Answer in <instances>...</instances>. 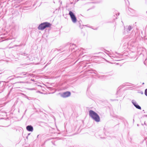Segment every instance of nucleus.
Here are the masks:
<instances>
[{
  "instance_id": "obj_15",
  "label": "nucleus",
  "mask_w": 147,
  "mask_h": 147,
  "mask_svg": "<svg viewBox=\"0 0 147 147\" xmlns=\"http://www.w3.org/2000/svg\"><path fill=\"white\" fill-rule=\"evenodd\" d=\"M30 89V90H34V88H31V89Z\"/></svg>"
},
{
  "instance_id": "obj_31",
  "label": "nucleus",
  "mask_w": 147,
  "mask_h": 147,
  "mask_svg": "<svg viewBox=\"0 0 147 147\" xmlns=\"http://www.w3.org/2000/svg\"><path fill=\"white\" fill-rule=\"evenodd\" d=\"M89 66V65H88V66Z\"/></svg>"
},
{
  "instance_id": "obj_8",
  "label": "nucleus",
  "mask_w": 147,
  "mask_h": 147,
  "mask_svg": "<svg viewBox=\"0 0 147 147\" xmlns=\"http://www.w3.org/2000/svg\"><path fill=\"white\" fill-rule=\"evenodd\" d=\"M26 129L29 131L32 132L33 130V128L31 125H28L26 127Z\"/></svg>"
},
{
  "instance_id": "obj_1",
  "label": "nucleus",
  "mask_w": 147,
  "mask_h": 147,
  "mask_svg": "<svg viewBox=\"0 0 147 147\" xmlns=\"http://www.w3.org/2000/svg\"><path fill=\"white\" fill-rule=\"evenodd\" d=\"M89 115L91 118L96 122H99L100 121L99 115L96 112L93 110H90L89 111Z\"/></svg>"
},
{
  "instance_id": "obj_12",
  "label": "nucleus",
  "mask_w": 147,
  "mask_h": 147,
  "mask_svg": "<svg viewBox=\"0 0 147 147\" xmlns=\"http://www.w3.org/2000/svg\"><path fill=\"white\" fill-rule=\"evenodd\" d=\"M78 22H79V24L80 25H80L81 24V23L82 22V21L81 20H80V21H79Z\"/></svg>"
},
{
  "instance_id": "obj_4",
  "label": "nucleus",
  "mask_w": 147,
  "mask_h": 147,
  "mask_svg": "<svg viewBox=\"0 0 147 147\" xmlns=\"http://www.w3.org/2000/svg\"><path fill=\"white\" fill-rule=\"evenodd\" d=\"M71 94V92H70L67 91L61 94V96L64 98H66L69 96Z\"/></svg>"
},
{
  "instance_id": "obj_13",
  "label": "nucleus",
  "mask_w": 147,
  "mask_h": 147,
  "mask_svg": "<svg viewBox=\"0 0 147 147\" xmlns=\"http://www.w3.org/2000/svg\"><path fill=\"white\" fill-rule=\"evenodd\" d=\"M146 34H144V35H143L142 36H141V37H142V38H143V37H146Z\"/></svg>"
},
{
  "instance_id": "obj_33",
  "label": "nucleus",
  "mask_w": 147,
  "mask_h": 147,
  "mask_svg": "<svg viewBox=\"0 0 147 147\" xmlns=\"http://www.w3.org/2000/svg\"><path fill=\"white\" fill-rule=\"evenodd\" d=\"M79 0H78V1H79Z\"/></svg>"
},
{
  "instance_id": "obj_3",
  "label": "nucleus",
  "mask_w": 147,
  "mask_h": 147,
  "mask_svg": "<svg viewBox=\"0 0 147 147\" xmlns=\"http://www.w3.org/2000/svg\"><path fill=\"white\" fill-rule=\"evenodd\" d=\"M71 20L73 23H75L77 22V19L75 14L71 11H69V13Z\"/></svg>"
},
{
  "instance_id": "obj_25",
  "label": "nucleus",
  "mask_w": 147,
  "mask_h": 147,
  "mask_svg": "<svg viewBox=\"0 0 147 147\" xmlns=\"http://www.w3.org/2000/svg\"><path fill=\"white\" fill-rule=\"evenodd\" d=\"M146 32V30H145V32H144V34H145Z\"/></svg>"
},
{
  "instance_id": "obj_29",
  "label": "nucleus",
  "mask_w": 147,
  "mask_h": 147,
  "mask_svg": "<svg viewBox=\"0 0 147 147\" xmlns=\"http://www.w3.org/2000/svg\"><path fill=\"white\" fill-rule=\"evenodd\" d=\"M142 125H143V124H142Z\"/></svg>"
},
{
  "instance_id": "obj_26",
  "label": "nucleus",
  "mask_w": 147,
  "mask_h": 147,
  "mask_svg": "<svg viewBox=\"0 0 147 147\" xmlns=\"http://www.w3.org/2000/svg\"><path fill=\"white\" fill-rule=\"evenodd\" d=\"M73 45V46H75V45Z\"/></svg>"
},
{
  "instance_id": "obj_7",
  "label": "nucleus",
  "mask_w": 147,
  "mask_h": 147,
  "mask_svg": "<svg viewBox=\"0 0 147 147\" xmlns=\"http://www.w3.org/2000/svg\"><path fill=\"white\" fill-rule=\"evenodd\" d=\"M19 74L20 76H18L17 77V78H23V76L27 75H28V74L29 75H30V76H32V75H33V74H28L27 72H21Z\"/></svg>"
},
{
  "instance_id": "obj_9",
  "label": "nucleus",
  "mask_w": 147,
  "mask_h": 147,
  "mask_svg": "<svg viewBox=\"0 0 147 147\" xmlns=\"http://www.w3.org/2000/svg\"><path fill=\"white\" fill-rule=\"evenodd\" d=\"M98 77L100 79H103L106 77V76L105 75H101L99 76Z\"/></svg>"
},
{
  "instance_id": "obj_18",
  "label": "nucleus",
  "mask_w": 147,
  "mask_h": 147,
  "mask_svg": "<svg viewBox=\"0 0 147 147\" xmlns=\"http://www.w3.org/2000/svg\"><path fill=\"white\" fill-rule=\"evenodd\" d=\"M144 116L147 117V115H144Z\"/></svg>"
},
{
  "instance_id": "obj_28",
  "label": "nucleus",
  "mask_w": 147,
  "mask_h": 147,
  "mask_svg": "<svg viewBox=\"0 0 147 147\" xmlns=\"http://www.w3.org/2000/svg\"><path fill=\"white\" fill-rule=\"evenodd\" d=\"M143 33L142 32V31H141V33L142 34Z\"/></svg>"
},
{
  "instance_id": "obj_14",
  "label": "nucleus",
  "mask_w": 147,
  "mask_h": 147,
  "mask_svg": "<svg viewBox=\"0 0 147 147\" xmlns=\"http://www.w3.org/2000/svg\"><path fill=\"white\" fill-rule=\"evenodd\" d=\"M20 46V45H15V47H17V46Z\"/></svg>"
},
{
  "instance_id": "obj_22",
  "label": "nucleus",
  "mask_w": 147,
  "mask_h": 147,
  "mask_svg": "<svg viewBox=\"0 0 147 147\" xmlns=\"http://www.w3.org/2000/svg\"><path fill=\"white\" fill-rule=\"evenodd\" d=\"M31 80L32 81H34V80L33 79V80H32V79H31Z\"/></svg>"
},
{
  "instance_id": "obj_24",
  "label": "nucleus",
  "mask_w": 147,
  "mask_h": 147,
  "mask_svg": "<svg viewBox=\"0 0 147 147\" xmlns=\"http://www.w3.org/2000/svg\"><path fill=\"white\" fill-rule=\"evenodd\" d=\"M144 84V82H143V83H142V84L143 85V84Z\"/></svg>"
},
{
  "instance_id": "obj_30",
  "label": "nucleus",
  "mask_w": 147,
  "mask_h": 147,
  "mask_svg": "<svg viewBox=\"0 0 147 147\" xmlns=\"http://www.w3.org/2000/svg\"><path fill=\"white\" fill-rule=\"evenodd\" d=\"M137 125H138V124H137Z\"/></svg>"
},
{
  "instance_id": "obj_21",
  "label": "nucleus",
  "mask_w": 147,
  "mask_h": 147,
  "mask_svg": "<svg viewBox=\"0 0 147 147\" xmlns=\"http://www.w3.org/2000/svg\"><path fill=\"white\" fill-rule=\"evenodd\" d=\"M144 125H146V123H145V121H144Z\"/></svg>"
},
{
  "instance_id": "obj_32",
  "label": "nucleus",
  "mask_w": 147,
  "mask_h": 147,
  "mask_svg": "<svg viewBox=\"0 0 147 147\" xmlns=\"http://www.w3.org/2000/svg\"><path fill=\"white\" fill-rule=\"evenodd\" d=\"M146 13H147V11H146Z\"/></svg>"
},
{
  "instance_id": "obj_5",
  "label": "nucleus",
  "mask_w": 147,
  "mask_h": 147,
  "mask_svg": "<svg viewBox=\"0 0 147 147\" xmlns=\"http://www.w3.org/2000/svg\"><path fill=\"white\" fill-rule=\"evenodd\" d=\"M131 102L134 106L137 109L141 110V107L138 104L136 101L134 100H131Z\"/></svg>"
},
{
  "instance_id": "obj_10",
  "label": "nucleus",
  "mask_w": 147,
  "mask_h": 147,
  "mask_svg": "<svg viewBox=\"0 0 147 147\" xmlns=\"http://www.w3.org/2000/svg\"><path fill=\"white\" fill-rule=\"evenodd\" d=\"M144 94L147 96V88L145 90Z\"/></svg>"
},
{
  "instance_id": "obj_2",
  "label": "nucleus",
  "mask_w": 147,
  "mask_h": 147,
  "mask_svg": "<svg viewBox=\"0 0 147 147\" xmlns=\"http://www.w3.org/2000/svg\"><path fill=\"white\" fill-rule=\"evenodd\" d=\"M51 26V24L50 23L45 22L40 24L38 27V29L39 30H43L46 28L50 27Z\"/></svg>"
},
{
  "instance_id": "obj_11",
  "label": "nucleus",
  "mask_w": 147,
  "mask_h": 147,
  "mask_svg": "<svg viewBox=\"0 0 147 147\" xmlns=\"http://www.w3.org/2000/svg\"><path fill=\"white\" fill-rule=\"evenodd\" d=\"M120 13L119 12L117 13H116V19L117 18V17L118 16H119V15Z\"/></svg>"
},
{
  "instance_id": "obj_6",
  "label": "nucleus",
  "mask_w": 147,
  "mask_h": 147,
  "mask_svg": "<svg viewBox=\"0 0 147 147\" xmlns=\"http://www.w3.org/2000/svg\"><path fill=\"white\" fill-rule=\"evenodd\" d=\"M125 30L128 33L130 32V31H132L133 27L130 25L127 26L125 27Z\"/></svg>"
},
{
  "instance_id": "obj_16",
  "label": "nucleus",
  "mask_w": 147,
  "mask_h": 147,
  "mask_svg": "<svg viewBox=\"0 0 147 147\" xmlns=\"http://www.w3.org/2000/svg\"><path fill=\"white\" fill-rule=\"evenodd\" d=\"M116 54H117V55H119V53H117V52H116Z\"/></svg>"
},
{
  "instance_id": "obj_17",
  "label": "nucleus",
  "mask_w": 147,
  "mask_h": 147,
  "mask_svg": "<svg viewBox=\"0 0 147 147\" xmlns=\"http://www.w3.org/2000/svg\"><path fill=\"white\" fill-rule=\"evenodd\" d=\"M30 133H28V136L29 135H30Z\"/></svg>"
},
{
  "instance_id": "obj_19",
  "label": "nucleus",
  "mask_w": 147,
  "mask_h": 147,
  "mask_svg": "<svg viewBox=\"0 0 147 147\" xmlns=\"http://www.w3.org/2000/svg\"><path fill=\"white\" fill-rule=\"evenodd\" d=\"M28 136H26V139H28Z\"/></svg>"
},
{
  "instance_id": "obj_23",
  "label": "nucleus",
  "mask_w": 147,
  "mask_h": 147,
  "mask_svg": "<svg viewBox=\"0 0 147 147\" xmlns=\"http://www.w3.org/2000/svg\"><path fill=\"white\" fill-rule=\"evenodd\" d=\"M24 55H26V53H24Z\"/></svg>"
},
{
  "instance_id": "obj_20",
  "label": "nucleus",
  "mask_w": 147,
  "mask_h": 147,
  "mask_svg": "<svg viewBox=\"0 0 147 147\" xmlns=\"http://www.w3.org/2000/svg\"><path fill=\"white\" fill-rule=\"evenodd\" d=\"M90 71V70H87V72H89V71Z\"/></svg>"
},
{
  "instance_id": "obj_27",
  "label": "nucleus",
  "mask_w": 147,
  "mask_h": 147,
  "mask_svg": "<svg viewBox=\"0 0 147 147\" xmlns=\"http://www.w3.org/2000/svg\"><path fill=\"white\" fill-rule=\"evenodd\" d=\"M39 136V135H38L37 136V138H38V136Z\"/></svg>"
}]
</instances>
